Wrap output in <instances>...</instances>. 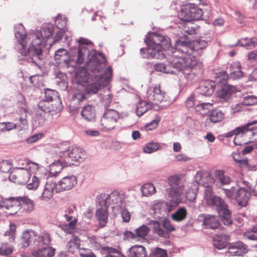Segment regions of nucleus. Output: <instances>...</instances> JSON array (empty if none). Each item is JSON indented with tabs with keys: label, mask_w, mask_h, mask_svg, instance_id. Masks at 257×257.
Here are the masks:
<instances>
[{
	"label": "nucleus",
	"mask_w": 257,
	"mask_h": 257,
	"mask_svg": "<svg viewBox=\"0 0 257 257\" xmlns=\"http://www.w3.org/2000/svg\"><path fill=\"white\" fill-rule=\"evenodd\" d=\"M112 74V68L106 67L104 56L92 50L88 55L86 68L76 69L75 80L77 84L86 85L84 89L87 94H93L110 82Z\"/></svg>",
	"instance_id": "1"
},
{
	"label": "nucleus",
	"mask_w": 257,
	"mask_h": 257,
	"mask_svg": "<svg viewBox=\"0 0 257 257\" xmlns=\"http://www.w3.org/2000/svg\"><path fill=\"white\" fill-rule=\"evenodd\" d=\"M51 24H43L40 30H31L28 34L24 26L18 24L15 26V37L18 40L16 49L30 62L40 67L43 59L42 46H45L54 32Z\"/></svg>",
	"instance_id": "2"
},
{
	"label": "nucleus",
	"mask_w": 257,
	"mask_h": 257,
	"mask_svg": "<svg viewBox=\"0 0 257 257\" xmlns=\"http://www.w3.org/2000/svg\"><path fill=\"white\" fill-rule=\"evenodd\" d=\"M77 42L78 48L77 50V59L75 61L70 57L68 52L65 49L60 48L55 51L54 59L56 63L59 66L68 68L75 67L77 64H82L85 58L88 60V55L93 50L92 43L89 40L80 38Z\"/></svg>",
	"instance_id": "3"
},
{
	"label": "nucleus",
	"mask_w": 257,
	"mask_h": 257,
	"mask_svg": "<svg viewBox=\"0 0 257 257\" xmlns=\"http://www.w3.org/2000/svg\"><path fill=\"white\" fill-rule=\"evenodd\" d=\"M147 45L146 49H141V54L144 58L163 59V51L171 49L170 40L166 37L156 33H148L145 39Z\"/></svg>",
	"instance_id": "4"
},
{
	"label": "nucleus",
	"mask_w": 257,
	"mask_h": 257,
	"mask_svg": "<svg viewBox=\"0 0 257 257\" xmlns=\"http://www.w3.org/2000/svg\"><path fill=\"white\" fill-rule=\"evenodd\" d=\"M205 200L207 205L216 209L224 225L232 223L230 212L227 205L221 198L213 194L211 188L205 189Z\"/></svg>",
	"instance_id": "5"
},
{
	"label": "nucleus",
	"mask_w": 257,
	"mask_h": 257,
	"mask_svg": "<svg viewBox=\"0 0 257 257\" xmlns=\"http://www.w3.org/2000/svg\"><path fill=\"white\" fill-rule=\"evenodd\" d=\"M254 185L250 182L242 181L241 186L232 187L230 189H224L226 195L230 198H234L238 204L245 206L251 193H254Z\"/></svg>",
	"instance_id": "6"
},
{
	"label": "nucleus",
	"mask_w": 257,
	"mask_h": 257,
	"mask_svg": "<svg viewBox=\"0 0 257 257\" xmlns=\"http://www.w3.org/2000/svg\"><path fill=\"white\" fill-rule=\"evenodd\" d=\"M173 55L169 61L172 69L177 72V74L179 72H183L187 71L195 66L197 61L196 59H193L191 55L187 54L182 53L175 48H171Z\"/></svg>",
	"instance_id": "7"
},
{
	"label": "nucleus",
	"mask_w": 257,
	"mask_h": 257,
	"mask_svg": "<svg viewBox=\"0 0 257 257\" xmlns=\"http://www.w3.org/2000/svg\"><path fill=\"white\" fill-rule=\"evenodd\" d=\"M41 240L36 239L32 244L34 248L32 250L33 257H52L55 249L49 246L51 242L50 234L46 231L42 232Z\"/></svg>",
	"instance_id": "8"
},
{
	"label": "nucleus",
	"mask_w": 257,
	"mask_h": 257,
	"mask_svg": "<svg viewBox=\"0 0 257 257\" xmlns=\"http://www.w3.org/2000/svg\"><path fill=\"white\" fill-rule=\"evenodd\" d=\"M207 46L204 40H196L190 42L187 39L184 40H178L176 42V49L182 53L192 55V58L196 59L200 56L201 51Z\"/></svg>",
	"instance_id": "9"
},
{
	"label": "nucleus",
	"mask_w": 257,
	"mask_h": 257,
	"mask_svg": "<svg viewBox=\"0 0 257 257\" xmlns=\"http://www.w3.org/2000/svg\"><path fill=\"white\" fill-rule=\"evenodd\" d=\"M170 186L166 192L171 198L172 204H179L182 201V196L184 190V185L180 176L177 175L170 176L168 179Z\"/></svg>",
	"instance_id": "10"
},
{
	"label": "nucleus",
	"mask_w": 257,
	"mask_h": 257,
	"mask_svg": "<svg viewBox=\"0 0 257 257\" xmlns=\"http://www.w3.org/2000/svg\"><path fill=\"white\" fill-rule=\"evenodd\" d=\"M57 157L64 158L63 161L68 166H70L72 162H82L85 158V152L81 149L75 147L68 149L67 147L59 148L55 150Z\"/></svg>",
	"instance_id": "11"
},
{
	"label": "nucleus",
	"mask_w": 257,
	"mask_h": 257,
	"mask_svg": "<svg viewBox=\"0 0 257 257\" xmlns=\"http://www.w3.org/2000/svg\"><path fill=\"white\" fill-rule=\"evenodd\" d=\"M103 200L100 204L105 205L107 207L111 206L113 210H118L124 206H128L129 196L124 194H121L117 191L112 192L109 195H100Z\"/></svg>",
	"instance_id": "12"
},
{
	"label": "nucleus",
	"mask_w": 257,
	"mask_h": 257,
	"mask_svg": "<svg viewBox=\"0 0 257 257\" xmlns=\"http://www.w3.org/2000/svg\"><path fill=\"white\" fill-rule=\"evenodd\" d=\"M147 97L152 105H160L162 108L171 103L166 93L161 89L160 85L149 87L147 92Z\"/></svg>",
	"instance_id": "13"
},
{
	"label": "nucleus",
	"mask_w": 257,
	"mask_h": 257,
	"mask_svg": "<svg viewBox=\"0 0 257 257\" xmlns=\"http://www.w3.org/2000/svg\"><path fill=\"white\" fill-rule=\"evenodd\" d=\"M202 16V10L195 5L190 3L182 6L179 13L180 19L186 22L198 20Z\"/></svg>",
	"instance_id": "14"
},
{
	"label": "nucleus",
	"mask_w": 257,
	"mask_h": 257,
	"mask_svg": "<svg viewBox=\"0 0 257 257\" xmlns=\"http://www.w3.org/2000/svg\"><path fill=\"white\" fill-rule=\"evenodd\" d=\"M229 70V76L224 71L219 72L216 76V82L224 83L229 77L233 80L238 79L243 77L241 64L239 61L232 62L230 65Z\"/></svg>",
	"instance_id": "15"
},
{
	"label": "nucleus",
	"mask_w": 257,
	"mask_h": 257,
	"mask_svg": "<svg viewBox=\"0 0 257 257\" xmlns=\"http://www.w3.org/2000/svg\"><path fill=\"white\" fill-rule=\"evenodd\" d=\"M119 118V113L114 109H107L104 113L101 120L100 126L104 131L113 129Z\"/></svg>",
	"instance_id": "16"
},
{
	"label": "nucleus",
	"mask_w": 257,
	"mask_h": 257,
	"mask_svg": "<svg viewBox=\"0 0 257 257\" xmlns=\"http://www.w3.org/2000/svg\"><path fill=\"white\" fill-rule=\"evenodd\" d=\"M257 123V120H254L241 126V142L242 145L248 143H255L257 141V126L249 127L251 125Z\"/></svg>",
	"instance_id": "17"
},
{
	"label": "nucleus",
	"mask_w": 257,
	"mask_h": 257,
	"mask_svg": "<svg viewBox=\"0 0 257 257\" xmlns=\"http://www.w3.org/2000/svg\"><path fill=\"white\" fill-rule=\"evenodd\" d=\"M73 210L69 208L61 213L65 224H61L60 226L62 230L69 233H72L74 230L77 222L76 218L73 216Z\"/></svg>",
	"instance_id": "18"
},
{
	"label": "nucleus",
	"mask_w": 257,
	"mask_h": 257,
	"mask_svg": "<svg viewBox=\"0 0 257 257\" xmlns=\"http://www.w3.org/2000/svg\"><path fill=\"white\" fill-rule=\"evenodd\" d=\"M32 175L30 170H12L9 175L11 181L19 184H24L29 180Z\"/></svg>",
	"instance_id": "19"
},
{
	"label": "nucleus",
	"mask_w": 257,
	"mask_h": 257,
	"mask_svg": "<svg viewBox=\"0 0 257 257\" xmlns=\"http://www.w3.org/2000/svg\"><path fill=\"white\" fill-rule=\"evenodd\" d=\"M13 170H30L32 172L39 170L40 165L30 160L17 159L13 162Z\"/></svg>",
	"instance_id": "20"
},
{
	"label": "nucleus",
	"mask_w": 257,
	"mask_h": 257,
	"mask_svg": "<svg viewBox=\"0 0 257 257\" xmlns=\"http://www.w3.org/2000/svg\"><path fill=\"white\" fill-rule=\"evenodd\" d=\"M77 183V178L75 175H68L62 178L57 183V193L73 188Z\"/></svg>",
	"instance_id": "21"
},
{
	"label": "nucleus",
	"mask_w": 257,
	"mask_h": 257,
	"mask_svg": "<svg viewBox=\"0 0 257 257\" xmlns=\"http://www.w3.org/2000/svg\"><path fill=\"white\" fill-rule=\"evenodd\" d=\"M5 209L9 215H14L18 212L19 203L14 200V197L5 199L0 195V209Z\"/></svg>",
	"instance_id": "22"
},
{
	"label": "nucleus",
	"mask_w": 257,
	"mask_h": 257,
	"mask_svg": "<svg viewBox=\"0 0 257 257\" xmlns=\"http://www.w3.org/2000/svg\"><path fill=\"white\" fill-rule=\"evenodd\" d=\"M40 168L39 169V170L32 172L33 176L32 179L30 178L27 182V184L26 185V188L28 190L35 191L39 187L40 185V179L42 177L44 176L46 172V170L44 167L40 165Z\"/></svg>",
	"instance_id": "23"
},
{
	"label": "nucleus",
	"mask_w": 257,
	"mask_h": 257,
	"mask_svg": "<svg viewBox=\"0 0 257 257\" xmlns=\"http://www.w3.org/2000/svg\"><path fill=\"white\" fill-rule=\"evenodd\" d=\"M57 192V185L55 182L47 181L43 187L40 198L44 201H48L52 199L54 192Z\"/></svg>",
	"instance_id": "24"
},
{
	"label": "nucleus",
	"mask_w": 257,
	"mask_h": 257,
	"mask_svg": "<svg viewBox=\"0 0 257 257\" xmlns=\"http://www.w3.org/2000/svg\"><path fill=\"white\" fill-rule=\"evenodd\" d=\"M42 233L38 235L37 233L32 230L28 229L23 232L22 235V245L24 247H27L31 244L34 247V241L36 239L41 240Z\"/></svg>",
	"instance_id": "25"
},
{
	"label": "nucleus",
	"mask_w": 257,
	"mask_h": 257,
	"mask_svg": "<svg viewBox=\"0 0 257 257\" xmlns=\"http://www.w3.org/2000/svg\"><path fill=\"white\" fill-rule=\"evenodd\" d=\"M247 252L246 245L241 241L232 243L228 247V250L226 252V255L241 256Z\"/></svg>",
	"instance_id": "26"
},
{
	"label": "nucleus",
	"mask_w": 257,
	"mask_h": 257,
	"mask_svg": "<svg viewBox=\"0 0 257 257\" xmlns=\"http://www.w3.org/2000/svg\"><path fill=\"white\" fill-rule=\"evenodd\" d=\"M195 181L192 184H197L204 186L206 189L211 188L210 185L214 182L213 179L208 173L203 171L197 172L195 176Z\"/></svg>",
	"instance_id": "27"
},
{
	"label": "nucleus",
	"mask_w": 257,
	"mask_h": 257,
	"mask_svg": "<svg viewBox=\"0 0 257 257\" xmlns=\"http://www.w3.org/2000/svg\"><path fill=\"white\" fill-rule=\"evenodd\" d=\"M103 242L104 239L102 237L95 235L88 236L85 240V242L94 249L99 250L101 248L104 251V248L108 247L104 246Z\"/></svg>",
	"instance_id": "28"
},
{
	"label": "nucleus",
	"mask_w": 257,
	"mask_h": 257,
	"mask_svg": "<svg viewBox=\"0 0 257 257\" xmlns=\"http://www.w3.org/2000/svg\"><path fill=\"white\" fill-rule=\"evenodd\" d=\"M100 205L101 207L96 211L95 216L98 220L99 226L104 227L108 221V207L103 204Z\"/></svg>",
	"instance_id": "29"
},
{
	"label": "nucleus",
	"mask_w": 257,
	"mask_h": 257,
	"mask_svg": "<svg viewBox=\"0 0 257 257\" xmlns=\"http://www.w3.org/2000/svg\"><path fill=\"white\" fill-rule=\"evenodd\" d=\"M81 115L82 117L87 121H92L96 118V110L95 106L91 104H87L83 107Z\"/></svg>",
	"instance_id": "30"
},
{
	"label": "nucleus",
	"mask_w": 257,
	"mask_h": 257,
	"mask_svg": "<svg viewBox=\"0 0 257 257\" xmlns=\"http://www.w3.org/2000/svg\"><path fill=\"white\" fill-rule=\"evenodd\" d=\"M14 200L19 203V209L18 212L22 207L27 212H30L34 209L33 202L26 196L14 197Z\"/></svg>",
	"instance_id": "31"
},
{
	"label": "nucleus",
	"mask_w": 257,
	"mask_h": 257,
	"mask_svg": "<svg viewBox=\"0 0 257 257\" xmlns=\"http://www.w3.org/2000/svg\"><path fill=\"white\" fill-rule=\"evenodd\" d=\"M47 101H43L39 103V108L43 111H50L49 108V102L52 101L54 98L58 97L56 91L50 89H47L45 92Z\"/></svg>",
	"instance_id": "32"
},
{
	"label": "nucleus",
	"mask_w": 257,
	"mask_h": 257,
	"mask_svg": "<svg viewBox=\"0 0 257 257\" xmlns=\"http://www.w3.org/2000/svg\"><path fill=\"white\" fill-rule=\"evenodd\" d=\"M59 159L50 165L49 173L52 177H57L61 172L64 167L68 166L63 161L64 158L58 157Z\"/></svg>",
	"instance_id": "33"
},
{
	"label": "nucleus",
	"mask_w": 257,
	"mask_h": 257,
	"mask_svg": "<svg viewBox=\"0 0 257 257\" xmlns=\"http://www.w3.org/2000/svg\"><path fill=\"white\" fill-rule=\"evenodd\" d=\"M233 161L241 168H246L249 170H255V166L249 165L247 160L243 159L240 153L235 152L232 154Z\"/></svg>",
	"instance_id": "34"
},
{
	"label": "nucleus",
	"mask_w": 257,
	"mask_h": 257,
	"mask_svg": "<svg viewBox=\"0 0 257 257\" xmlns=\"http://www.w3.org/2000/svg\"><path fill=\"white\" fill-rule=\"evenodd\" d=\"M235 90L236 88L234 86L226 85L218 91L217 94L222 100L226 101L230 98L232 93L235 92Z\"/></svg>",
	"instance_id": "35"
},
{
	"label": "nucleus",
	"mask_w": 257,
	"mask_h": 257,
	"mask_svg": "<svg viewBox=\"0 0 257 257\" xmlns=\"http://www.w3.org/2000/svg\"><path fill=\"white\" fill-rule=\"evenodd\" d=\"M173 205L166 202H159L155 203L153 208L156 214L165 215L172 210Z\"/></svg>",
	"instance_id": "36"
},
{
	"label": "nucleus",
	"mask_w": 257,
	"mask_h": 257,
	"mask_svg": "<svg viewBox=\"0 0 257 257\" xmlns=\"http://www.w3.org/2000/svg\"><path fill=\"white\" fill-rule=\"evenodd\" d=\"M129 257H146L147 253L145 248L142 245L132 246L128 250Z\"/></svg>",
	"instance_id": "37"
},
{
	"label": "nucleus",
	"mask_w": 257,
	"mask_h": 257,
	"mask_svg": "<svg viewBox=\"0 0 257 257\" xmlns=\"http://www.w3.org/2000/svg\"><path fill=\"white\" fill-rule=\"evenodd\" d=\"M203 224L206 228L210 229H216L219 226V222L217 217L211 215L204 216Z\"/></svg>",
	"instance_id": "38"
},
{
	"label": "nucleus",
	"mask_w": 257,
	"mask_h": 257,
	"mask_svg": "<svg viewBox=\"0 0 257 257\" xmlns=\"http://www.w3.org/2000/svg\"><path fill=\"white\" fill-rule=\"evenodd\" d=\"M236 45L243 47L246 49H251L257 45V39L255 38L241 39L238 41Z\"/></svg>",
	"instance_id": "39"
},
{
	"label": "nucleus",
	"mask_w": 257,
	"mask_h": 257,
	"mask_svg": "<svg viewBox=\"0 0 257 257\" xmlns=\"http://www.w3.org/2000/svg\"><path fill=\"white\" fill-rule=\"evenodd\" d=\"M241 126L238 127L235 129L230 131L225 134H224V137L225 138H231L233 136H235L234 138L233 142L235 145L236 146H241L242 145V142H241Z\"/></svg>",
	"instance_id": "40"
},
{
	"label": "nucleus",
	"mask_w": 257,
	"mask_h": 257,
	"mask_svg": "<svg viewBox=\"0 0 257 257\" xmlns=\"http://www.w3.org/2000/svg\"><path fill=\"white\" fill-rule=\"evenodd\" d=\"M208 117L211 122L216 123L224 119L225 114L220 110L214 109L209 112Z\"/></svg>",
	"instance_id": "41"
},
{
	"label": "nucleus",
	"mask_w": 257,
	"mask_h": 257,
	"mask_svg": "<svg viewBox=\"0 0 257 257\" xmlns=\"http://www.w3.org/2000/svg\"><path fill=\"white\" fill-rule=\"evenodd\" d=\"M86 94L84 86L82 84H79L74 90L72 98L74 101L81 102L86 99Z\"/></svg>",
	"instance_id": "42"
},
{
	"label": "nucleus",
	"mask_w": 257,
	"mask_h": 257,
	"mask_svg": "<svg viewBox=\"0 0 257 257\" xmlns=\"http://www.w3.org/2000/svg\"><path fill=\"white\" fill-rule=\"evenodd\" d=\"M200 93L206 96H209L213 92L215 86L213 82L206 81L201 84L198 88Z\"/></svg>",
	"instance_id": "43"
},
{
	"label": "nucleus",
	"mask_w": 257,
	"mask_h": 257,
	"mask_svg": "<svg viewBox=\"0 0 257 257\" xmlns=\"http://www.w3.org/2000/svg\"><path fill=\"white\" fill-rule=\"evenodd\" d=\"M228 239L227 235L216 236L213 238V245L218 249H223L227 245Z\"/></svg>",
	"instance_id": "44"
},
{
	"label": "nucleus",
	"mask_w": 257,
	"mask_h": 257,
	"mask_svg": "<svg viewBox=\"0 0 257 257\" xmlns=\"http://www.w3.org/2000/svg\"><path fill=\"white\" fill-rule=\"evenodd\" d=\"M152 104L149 102L141 100L139 102L136 106V113L139 116H142L147 110H148L152 106Z\"/></svg>",
	"instance_id": "45"
},
{
	"label": "nucleus",
	"mask_w": 257,
	"mask_h": 257,
	"mask_svg": "<svg viewBox=\"0 0 257 257\" xmlns=\"http://www.w3.org/2000/svg\"><path fill=\"white\" fill-rule=\"evenodd\" d=\"M80 246V240L75 236L72 237L69 240L67 244V248L69 252L73 253L77 250Z\"/></svg>",
	"instance_id": "46"
},
{
	"label": "nucleus",
	"mask_w": 257,
	"mask_h": 257,
	"mask_svg": "<svg viewBox=\"0 0 257 257\" xmlns=\"http://www.w3.org/2000/svg\"><path fill=\"white\" fill-rule=\"evenodd\" d=\"M154 68L156 71L164 73L174 75L177 74V72L172 69L170 64L169 65H166L164 63L156 64L154 65Z\"/></svg>",
	"instance_id": "47"
},
{
	"label": "nucleus",
	"mask_w": 257,
	"mask_h": 257,
	"mask_svg": "<svg viewBox=\"0 0 257 257\" xmlns=\"http://www.w3.org/2000/svg\"><path fill=\"white\" fill-rule=\"evenodd\" d=\"M187 214V211L185 207H180L174 213L172 214V219L176 221L180 222L184 220Z\"/></svg>",
	"instance_id": "48"
},
{
	"label": "nucleus",
	"mask_w": 257,
	"mask_h": 257,
	"mask_svg": "<svg viewBox=\"0 0 257 257\" xmlns=\"http://www.w3.org/2000/svg\"><path fill=\"white\" fill-rule=\"evenodd\" d=\"M141 192L143 196H149L156 192V188L152 183H146L141 186Z\"/></svg>",
	"instance_id": "49"
},
{
	"label": "nucleus",
	"mask_w": 257,
	"mask_h": 257,
	"mask_svg": "<svg viewBox=\"0 0 257 257\" xmlns=\"http://www.w3.org/2000/svg\"><path fill=\"white\" fill-rule=\"evenodd\" d=\"M14 247L11 244L4 242L0 246V255L7 256L12 254Z\"/></svg>",
	"instance_id": "50"
},
{
	"label": "nucleus",
	"mask_w": 257,
	"mask_h": 257,
	"mask_svg": "<svg viewBox=\"0 0 257 257\" xmlns=\"http://www.w3.org/2000/svg\"><path fill=\"white\" fill-rule=\"evenodd\" d=\"M198 189V187L197 184H192L190 189L186 192V199L190 202L194 201L196 199Z\"/></svg>",
	"instance_id": "51"
},
{
	"label": "nucleus",
	"mask_w": 257,
	"mask_h": 257,
	"mask_svg": "<svg viewBox=\"0 0 257 257\" xmlns=\"http://www.w3.org/2000/svg\"><path fill=\"white\" fill-rule=\"evenodd\" d=\"M16 231V225L14 223H11L9 226V229L4 233L5 236H8V240L10 242L15 241V235Z\"/></svg>",
	"instance_id": "52"
},
{
	"label": "nucleus",
	"mask_w": 257,
	"mask_h": 257,
	"mask_svg": "<svg viewBox=\"0 0 257 257\" xmlns=\"http://www.w3.org/2000/svg\"><path fill=\"white\" fill-rule=\"evenodd\" d=\"M160 147V146L158 143L149 142L144 147L143 151L145 153L151 154L158 150Z\"/></svg>",
	"instance_id": "53"
},
{
	"label": "nucleus",
	"mask_w": 257,
	"mask_h": 257,
	"mask_svg": "<svg viewBox=\"0 0 257 257\" xmlns=\"http://www.w3.org/2000/svg\"><path fill=\"white\" fill-rule=\"evenodd\" d=\"M151 224L153 226L154 231L159 236L165 237L167 236V232L161 227L158 221H152L151 222Z\"/></svg>",
	"instance_id": "54"
},
{
	"label": "nucleus",
	"mask_w": 257,
	"mask_h": 257,
	"mask_svg": "<svg viewBox=\"0 0 257 257\" xmlns=\"http://www.w3.org/2000/svg\"><path fill=\"white\" fill-rule=\"evenodd\" d=\"M212 106L211 103L203 102L198 104L196 105L195 108L197 112H198L201 115H204L207 113V111L209 110Z\"/></svg>",
	"instance_id": "55"
},
{
	"label": "nucleus",
	"mask_w": 257,
	"mask_h": 257,
	"mask_svg": "<svg viewBox=\"0 0 257 257\" xmlns=\"http://www.w3.org/2000/svg\"><path fill=\"white\" fill-rule=\"evenodd\" d=\"M216 178L222 185H227L231 182L230 178L224 174L223 171L218 170L215 173Z\"/></svg>",
	"instance_id": "56"
},
{
	"label": "nucleus",
	"mask_w": 257,
	"mask_h": 257,
	"mask_svg": "<svg viewBox=\"0 0 257 257\" xmlns=\"http://www.w3.org/2000/svg\"><path fill=\"white\" fill-rule=\"evenodd\" d=\"M67 24L66 18L61 15H58L55 19V24L58 29H67L66 28Z\"/></svg>",
	"instance_id": "57"
},
{
	"label": "nucleus",
	"mask_w": 257,
	"mask_h": 257,
	"mask_svg": "<svg viewBox=\"0 0 257 257\" xmlns=\"http://www.w3.org/2000/svg\"><path fill=\"white\" fill-rule=\"evenodd\" d=\"M13 162L10 160H3L0 162V171L3 173H9L13 170Z\"/></svg>",
	"instance_id": "58"
},
{
	"label": "nucleus",
	"mask_w": 257,
	"mask_h": 257,
	"mask_svg": "<svg viewBox=\"0 0 257 257\" xmlns=\"http://www.w3.org/2000/svg\"><path fill=\"white\" fill-rule=\"evenodd\" d=\"M149 230V227L145 225H143L135 230L136 235L139 237L144 238L147 236Z\"/></svg>",
	"instance_id": "59"
},
{
	"label": "nucleus",
	"mask_w": 257,
	"mask_h": 257,
	"mask_svg": "<svg viewBox=\"0 0 257 257\" xmlns=\"http://www.w3.org/2000/svg\"><path fill=\"white\" fill-rule=\"evenodd\" d=\"M17 99L18 106L24 112H27L28 111V107L24 96L22 94H19L17 96Z\"/></svg>",
	"instance_id": "60"
},
{
	"label": "nucleus",
	"mask_w": 257,
	"mask_h": 257,
	"mask_svg": "<svg viewBox=\"0 0 257 257\" xmlns=\"http://www.w3.org/2000/svg\"><path fill=\"white\" fill-rule=\"evenodd\" d=\"M104 251L107 253L105 257H124L118 250L112 247L104 248Z\"/></svg>",
	"instance_id": "61"
},
{
	"label": "nucleus",
	"mask_w": 257,
	"mask_h": 257,
	"mask_svg": "<svg viewBox=\"0 0 257 257\" xmlns=\"http://www.w3.org/2000/svg\"><path fill=\"white\" fill-rule=\"evenodd\" d=\"M150 257H167V252L161 248H156L152 250L149 255Z\"/></svg>",
	"instance_id": "62"
},
{
	"label": "nucleus",
	"mask_w": 257,
	"mask_h": 257,
	"mask_svg": "<svg viewBox=\"0 0 257 257\" xmlns=\"http://www.w3.org/2000/svg\"><path fill=\"white\" fill-rule=\"evenodd\" d=\"M127 206H124L122 208H119L118 211H120L122 220L124 222H128L131 219V215L130 212L126 208Z\"/></svg>",
	"instance_id": "63"
},
{
	"label": "nucleus",
	"mask_w": 257,
	"mask_h": 257,
	"mask_svg": "<svg viewBox=\"0 0 257 257\" xmlns=\"http://www.w3.org/2000/svg\"><path fill=\"white\" fill-rule=\"evenodd\" d=\"M244 105H252L257 103V97L253 95H248L244 97L242 100Z\"/></svg>",
	"instance_id": "64"
}]
</instances>
